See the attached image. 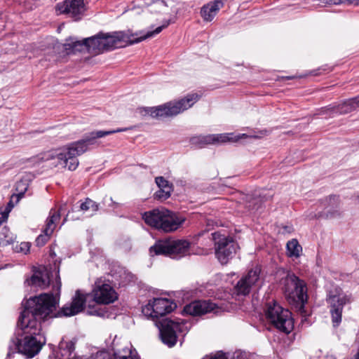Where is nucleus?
Segmentation results:
<instances>
[{
    "label": "nucleus",
    "mask_w": 359,
    "mask_h": 359,
    "mask_svg": "<svg viewBox=\"0 0 359 359\" xmlns=\"http://www.w3.org/2000/svg\"><path fill=\"white\" fill-rule=\"evenodd\" d=\"M57 278H58V280H57V285L55 286V290L53 289L56 294H59V292L60 291V287H61V283L60 281V277H57Z\"/></svg>",
    "instance_id": "72a5a7b5"
},
{
    "label": "nucleus",
    "mask_w": 359,
    "mask_h": 359,
    "mask_svg": "<svg viewBox=\"0 0 359 359\" xmlns=\"http://www.w3.org/2000/svg\"><path fill=\"white\" fill-rule=\"evenodd\" d=\"M96 359H114V355L111 357L107 353H102L97 355Z\"/></svg>",
    "instance_id": "473e14b6"
},
{
    "label": "nucleus",
    "mask_w": 359,
    "mask_h": 359,
    "mask_svg": "<svg viewBox=\"0 0 359 359\" xmlns=\"http://www.w3.org/2000/svg\"><path fill=\"white\" fill-rule=\"evenodd\" d=\"M80 209L83 212L90 211L93 215L99 210V205L90 198H87L84 202L81 203Z\"/></svg>",
    "instance_id": "a878e982"
},
{
    "label": "nucleus",
    "mask_w": 359,
    "mask_h": 359,
    "mask_svg": "<svg viewBox=\"0 0 359 359\" xmlns=\"http://www.w3.org/2000/svg\"><path fill=\"white\" fill-rule=\"evenodd\" d=\"M350 359H359V356L358 357L357 353H356L353 358H350Z\"/></svg>",
    "instance_id": "c9c22d12"
},
{
    "label": "nucleus",
    "mask_w": 359,
    "mask_h": 359,
    "mask_svg": "<svg viewBox=\"0 0 359 359\" xmlns=\"http://www.w3.org/2000/svg\"><path fill=\"white\" fill-rule=\"evenodd\" d=\"M222 6L221 0L210 1L201 8V15L204 21L211 22Z\"/></svg>",
    "instance_id": "aec40b11"
},
{
    "label": "nucleus",
    "mask_w": 359,
    "mask_h": 359,
    "mask_svg": "<svg viewBox=\"0 0 359 359\" xmlns=\"http://www.w3.org/2000/svg\"><path fill=\"white\" fill-rule=\"evenodd\" d=\"M93 294L94 300L99 304H109L118 299V294L113 287L101 280L95 282Z\"/></svg>",
    "instance_id": "dca6fc26"
},
{
    "label": "nucleus",
    "mask_w": 359,
    "mask_h": 359,
    "mask_svg": "<svg viewBox=\"0 0 359 359\" xmlns=\"http://www.w3.org/2000/svg\"><path fill=\"white\" fill-rule=\"evenodd\" d=\"M358 107V102L355 100V97H353L344 101L341 104L330 107L327 110H330L333 114H343L349 113Z\"/></svg>",
    "instance_id": "4be33fe9"
},
{
    "label": "nucleus",
    "mask_w": 359,
    "mask_h": 359,
    "mask_svg": "<svg viewBox=\"0 0 359 359\" xmlns=\"http://www.w3.org/2000/svg\"><path fill=\"white\" fill-rule=\"evenodd\" d=\"M170 20H165L163 24L156 27L153 31H149L144 34L142 32L132 33L130 30L118 31L112 32H100L97 34L84 39L82 41H74L72 44H66L67 50L72 51H81L86 48L93 55H99L104 52L109 51L115 48L124 47L141 42L148 38L153 37L159 34L163 29L170 24Z\"/></svg>",
    "instance_id": "f03ea898"
},
{
    "label": "nucleus",
    "mask_w": 359,
    "mask_h": 359,
    "mask_svg": "<svg viewBox=\"0 0 359 359\" xmlns=\"http://www.w3.org/2000/svg\"><path fill=\"white\" fill-rule=\"evenodd\" d=\"M176 308V304L165 298H156L142 308V313L152 319H158L170 313Z\"/></svg>",
    "instance_id": "f8f14e48"
},
{
    "label": "nucleus",
    "mask_w": 359,
    "mask_h": 359,
    "mask_svg": "<svg viewBox=\"0 0 359 359\" xmlns=\"http://www.w3.org/2000/svg\"><path fill=\"white\" fill-rule=\"evenodd\" d=\"M60 219V212L51 209L49 213V217L47 218L45 228L43 230V233L40 234L35 241L37 246H43L48 241L50 236L53 233L56 227V222H58Z\"/></svg>",
    "instance_id": "f3484780"
},
{
    "label": "nucleus",
    "mask_w": 359,
    "mask_h": 359,
    "mask_svg": "<svg viewBox=\"0 0 359 359\" xmlns=\"http://www.w3.org/2000/svg\"><path fill=\"white\" fill-rule=\"evenodd\" d=\"M265 315L267 320L280 332L289 334L292 331L294 320L292 313L276 301L273 299L266 304Z\"/></svg>",
    "instance_id": "0eeeda50"
},
{
    "label": "nucleus",
    "mask_w": 359,
    "mask_h": 359,
    "mask_svg": "<svg viewBox=\"0 0 359 359\" xmlns=\"http://www.w3.org/2000/svg\"><path fill=\"white\" fill-rule=\"evenodd\" d=\"M156 183L159 187V190L155 194L156 198L161 200H165L170 196L172 190V185L163 177H156Z\"/></svg>",
    "instance_id": "412c9836"
},
{
    "label": "nucleus",
    "mask_w": 359,
    "mask_h": 359,
    "mask_svg": "<svg viewBox=\"0 0 359 359\" xmlns=\"http://www.w3.org/2000/svg\"><path fill=\"white\" fill-rule=\"evenodd\" d=\"M50 281L49 272L45 267H43V269L34 271L30 278L26 280L25 283L32 287L45 289L50 285Z\"/></svg>",
    "instance_id": "6ab92c4d"
},
{
    "label": "nucleus",
    "mask_w": 359,
    "mask_h": 359,
    "mask_svg": "<svg viewBox=\"0 0 359 359\" xmlns=\"http://www.w3.org/2000/svg\"><path fill=\"white\" fill-rule=\"evenodd\" d=\"M226 355L229 356V359H247L246 353L241 351H236L231 355L229 353Z\"/></svg>",
    "instance_id": "c756f323"
},
{
    "label": "nucleus",
    "mask_w": 359,
    "mask_h": 359,
    "mask_svg": "<svg viewBox=\"0 0 359 359\" xmlns=\"http://www.w3.org/2000/svg\"><path fill=\"white\" fill-rule=\"evenodd\" d=\"M200 96L196 93L188 94L184 98L175 102L152 107L150 110L152 117H169L176 116L191 107Z\"/></svg>",
    "instance_id": "6e6552de"
},
{
    "label": "nucleus",
    "mask_w": 359,
    "mask_h": 359,
    "mask_svg": "<svg viewBox=\"0 0 359 359\" xmlns=\"http://www.w3.org/2000/svg\"><path fill=\"white\" fill-rule=\"evenodd\" d=\"M212 238L216 258L221 264H226L236 253L238 249V244L232 237L222 234L219 231L212 233Z\"/></svg>",
    "instance_id": "9d476101"
},
{
    "label": "nucleus",
    "mask_w": 359,
    "mask_h": 359,
    "mask_svg": "<svg viewBox=\"0 0 359 359\" xmlns=\"http://www.w3.org/2000/svg\"><path fill=\"white\" fill-rule=\"evenodd\" d=\"M85 294L76 290L72 302L65 304L56 311L58 302L53 293H43L27 301L24 309L20 312L19 322L27 326L31 325L34 330L41 327V320L57 317H70L81 312L85 307Z\"/></svg>",
    "instance_id": "f257e3e1"
},
{
    "label": "nucleus",
    "mask_w": 359,
    "mask_h": 359,
    "mask_svg": "<svg viewBox=\"0 0 359 359\" xmlns=\"http://www.w3.org/2000/svg\"><path fill=\"white\" fill-rule=\"evenodd\" d=\"M30 248V245L29 243H22L20 245V250L19 251L22 252L23 253L26 254L27 252H29Z\"/></svg>",
    "instance_id": "2f4dec72"
},
{
    "label": "nucleus",
    "mask_w": 359,
    "mask_h": 359,
    "mask_svg": "<svg viewBox=\"0 0 359 359\" xmlns=\"http://www.w3.org/2000/svg\"><path fill=\"white\" fill-rule=\"evenodd\" d=\"M217 305L210 300H197L186 305L183 311L190 316H202L214 311Z\"/></svg>",
    "instance_id": "a211bd4d"
},
{
    "label": "nucleus",
    "mask_w": 359,
    "mask_h": 359,
    "mask_svg": "<svg viewBox=\"0 0 359 359\" xmlns=\"http://www.w3.org/2000/svg\"><path fill=\"white\" fill-rule=\"evenodd\" d=\"M18 327L21 330L23 338L12 339L11 342L15 345V349L27 358H31L37 355L46 344V338L41 332V327L35 331L31 325H23L18 321Z\"/></svg>",
    "instance_id": "39448f33"
},
{
    "label": "nucleus",
    "mask_w": 359,
    "mask_h": 359,
    "mask_svg": "<svg viewBox=\"0 0 359 359\" xmlns=\"http://www.w3.org/2000/svg\"><path fill=\"white\" fill-rule=\"evenodd\" d=\"M0 235L2 238L1 240L0 239V243H10L13 241L12 236H9V229L4 226L2 229V232H0Z\"/></svg>",
    "instance_id": "cd10ccee"
},
{
    "label": "nucleus",
    "mask_w": 359,
    "mask_h": 359,
    "mask_svg": "<svg viewBox=\"0 0 359 359\" xmlns=\"http://www.w3.org/2000/svg\"><path fill=\"white\" fill-rule=\"evenodd\" d=\"M190 247L189 241L185 240H160L150 247L151 255H168L175 258L181 257L188 253Z\"/></svg>",
    "instance_id": "9b49d317"
},
{
    "label": "nucleus",
    "mask_w": 359,
    "mask_h": 359,
    "mask_svg": "<svg viewBox=\"0 0 359 359\" xmlns=\"http://www.w3.org/2000/svg\"><path fill=\"white\" fill-rule=\"evenodd\" d=\"M119 285H126L129 283L133 280V275L129 272H127L125 270L121 271V274L119 276Z\"/></svg>",
    "instance_id": "bb28decb"
},
{
    "label": "nucleus",
    "mask_w": 359,
    "mask_h": 359,
    "mask_svg": "<svg viewBox=\"0 0 359 359\" xmlns=\"http://www.w3.org/2000/svg\"><path fill=\"white\" fill-rule=\"evenodd\" d=\"M130 128H117L111 130H97L87 134L83 139L70 143L62 152L56 153L55 155L48 154L46 159H56V165H60L68 167L69 170H75L79 165L77 156L88 150L89 147L96 143L97 138L112 135L116 133L124 132Z\"/></svg>",
    "instance_id": "7ed1b4c3"
},
{
    "label": "nucleus",
    "mask_w": 359,
    "mask_h": 359,
    "mask_svg": "<svg viewBox=\"0 0 359 359\" xmlns=\"http://www.w3.org/2000/svg\"><path fill=\"white\" fill-rule=\"evenodd\" d=\"M156 325L163 343L169 347L176 344L179 334H185L188 332L186 322L180 319L163 318L156 322Z\"/></svg>",
    "instance_id": "1a4fd4ad"
},
{
    "label": "nucleus",
    "mask_w": 359,
    "mask_h": 359,
    "mask_svg": "<svg viewBox=\"0 0 359 359\" xmlns=\"http://www.w3.org/2000/svg\"><path fill=\"white\" fill-rule=\"evenodd\" d=\"M251 286L247 283L245 281V279H243L242 278L236 284V285L234 287L235 292L238 295H243L245 296L248 294L251 290Z\"/></svg>",
    "instance_id": "393cba45"
},
{
    "label": "nucleus",
    "mask_w": 359,
    "mask_h": 359,
    "mask_svg": "<svg viewBox=\"0 0 359 359\" xmlns=\"http://www.w3.org/2000/svg\"><path fill=\"white\" fill-rule=\"evenodd\" d=\"M260 272V267L257 266L254 269L250 270L247 275L243 278V279H245L247 283L252 287L259 280Z\"/></svg>",
    "instance_id": "b1692460"
},
{
    "label": "nucleus",
    "mask_w": 359,
    "mask_h": 359,
    "mask_svg": "<svg viewBox=\"0 0 359 359\" xmlns=\"http://www.w3.org/2000/svg\"><path fill=\"white\" fill-rule=\"evenodd\" d=\"M285 231L290 233L292 230L291 226H285L284 227Z\"/></svg>",
    "instance_id": "f704fd0d"
},
{
    "label": "nucleus",
    "mask_w": 359,
    "mask_h": 359,
    "mask_svg": "<svg viewBox=\"0 0 359 359\" xmlns=\"http://www.w3.org/2000/svg\"><path fill=\"white\" fill-rule=\"evenodd\" d=\"M245 134L235 135L233 133L212 134L205 136L193 137L191 139L192 144H221L226 142H236L242 137H246Z\"/></svg>",
    "instance_id": "2eb2a0df"
},
{
    "label": "nucleus",
    "mask_w": 359,
    "mask_h": 359,
    "mask_svg": "<svg viewBox=\"0 0 359 359\" xmlns=\"http://www.w3.org/2000/svg\"><path fill=\"white\" fill-rule=\"evenodd\" d=\"M287 254L290 257L298 258L302 252V248L297 239H292L287 243Z\"/></svg>",
    "instance_id": "5701e85b"
},
{
    "label": "nucleus",
    "mask_w": 359,
    "mask_h": 359,
    "mask_svg": "<svg viewBox=\"0 0 359 359\" xmlns=\"http://www.w3.org/2000/svg\"><path fill=\"white\" fill-rule=\"evenodd\" d=\"M144 222L164 232L176 231L184 222V218L165 208H156L142 215Z\"/></svg>",
    "instance_id": "423d86ee"
},
{
    "label": "nucleus",
    "mask_w": 359,
    "mask_h": 359,
    "mask_svg": "<svg viewBox=\"0 0 359 359\" xmlns=\"http://www.w3.org/2000/svg\"><path fill=\"white\" fill-rule=\"evenodd\" d=\"M125 354H122L121 353H114V359H137L135 357L131 355V352L130 350L126 351L123 350Z\"/></svg>",
    "instance_id": "c85d7f7f"
},
{
    "label": "nucleus",
    "mask_w": 359,
    "mask_h": 359,
    "mask_svg": "<svg viewBox=\"0 0 359 359\" xmlns=\"http://www.w3.org/2000/svg\"><path fill=\"white\" fill-rule=\"evenodd\" d=\"M327 302L331 307L330 313L333 326L337 327L341 321L344 306L349 302V299L346 294L330 292L327 297Z\"/></svg>",
    "instance_id": "4468645a"
},
{
    "label": "nucleus",
    "mask_w": 359,
    "mask_h": 359,
    "mask_svg": "<svg viewBox=\"0 0 359 359\" xmlns=\"http://www.w3.org/2000/svg\"><path fill=\"white\" fill-rule=\"evenodd\" d=\"M110 201H111V202H112L114 205H116V206L118 205V203H115V202H114V201H112V198H110Z\"/></svg>",
    "instance_id": "e433bc0d"
},
{
    "label": "nucleus",
    "mask_w": 359,
    "mask_h": 359,
    "mask_svg": "<svg viewBox=\"0 0 359 359\" xmlns=\"http://www.w3.org/2000/svg\"><path fill=\"white\" fill-rule=\"evenodd\" d=\"M203 359H229V356H227L226 353L218 351L214 355H212L210 357L206 356Z\"/></svg>",
    "instance_id": "7c9ffc66"
},
{
    "label": "nucleus",
    "mask_w": 359,
    "mask_h": 359,
    "mask_svg": "<svg viewBox=\"0 0 359 359\" xmlns=\"http://www.w3.org/2000/svg\"><path fill=\"white\" fill-rule=\"evenodd\" d=\"M57 14L66 15L67 17L78 21L82 18L86 11L84 0H65L55 6Z\"/></svg>",
    "instance_id": "ddd939ff"
},
{
    "label": "nucleus",
    "mask_w": 359,
    "mask_h": 359,
    "mask_svg": "<svg viewBox=\"0 0 359 359\" xmlns=\"http://www.w3.org/2000/svg\"><path fill=\"white\" fill-rule=\"evenodd\" d=\"M282 290L288 303L306 320L305 304L308 302L307 285L294 273H287L281 280Z\"/></svg>",
    "instance_id": "20e7f679"
}]
</instances>
